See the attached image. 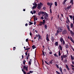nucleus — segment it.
<instances>
[{"label": "nucleus", "instance_id": "f257e3e1", "mask_svg": "<svg viewBox=\"0 0 74 74\" xmlns=\"http://www.w3.org/2000/svg\"><path fill=\"white\" fill-rule=\"evenodd\" d=\"M41 14H42V15L44 14L45 15V16L44 17V18L45 20H48V18H47L48 17V14H47L46 12H42Z\"/></svg>", "mask_w": 74, "mask_h": 74}, {"label": "nucleus", "instance_id": "f03ea898", "mask_svg": "<svg viewBox=\"0 0 74 74\" xmlns=\"http://www.w3.org/2000/svg\"><path fill=\"white\" fill-rule=\"evenodd\" d=\"M63 31V28H62V27H58V30H57V32H58L59 33L60 32H62Z\"/></svg>", "mask_w": 74, "mask_h": 74}, {"label": "nucleus", "instance_id": "7ed1b4c3", "mask_svg": "<svg viewBox=\"0 0 74 74\" xmlns=\"http://www.w3.org/2000/svg\"><path fill=\"white\" fill-rule=\"evenodd\" d=\"M68 39H70V40H71V41L73 42V44H74V41L73 40V38H72L71 37L70 38L69 36H68Z\"/></svg>", "mask_w": 74, "mask_h": 74}, {"label": "nucleus", "instance_id": "20e7f679", "mask_svg": "<svg viewBox=\"0 0 74 74\" xmlns=\"http://www.w3.org/2000/svg\"><path fill=\"white\" fill-rule=\"evenodd\" d=\"M48 34H47L46 36V40L48 41H49V38H48Z\"/></svg>", "mask_w": 74, "mask_h": 74}, {"label": "nucleus", "instance_id": "39448f33", "mask_svg": "<svg viewBox=\"0 0 74 74\" xmlns=\"http://www.w3.org/2000/svg\"><path fill=\"white\" fill-rule=\"evenodd\" d=\"M70 32L71 33V35L72 36H74V32H73L71 30H70Z\"/></svg>", "mask_w": 74, "mask_h": 74}, {"label": "nucleus", "instance_id": "423d86ee", "mask_svg": "<svg viewBox=\"0 0 74 74\" xmlns=\"http://www.w3.org/2000/svg\"><path fill=\"white\" fill-rule=\"evenodd\" d=\"M67 33V31L66 30H64L62 32V34H66Z\"/></svg>", "mask_w": 74, "mask_h": 74}, {"label": "nucleus", "instance_id": "0eeeda50", "mask_svg": "<svg viewBox=\"0 0 74 74\" xmlns=\"http://www.w3.org/2000/svg\"><path fill=\"white\" fill-rule=\"evenodd\" d=\"M23 69H25L26 71H27L28 70L27 69L28 67H27L26 66H23Z\"/></svg>", "mask_w": 74, "mask_h": 74}, {"label": "nucleus", "instance_id": "6e6552de", "mask_svg": "<svg viewBox=\"0 0 74 74\" xmlns=\"http://www.w3.org/2000/svg\"><path fill=\"white\" fill-rule=\"evenodd\" d=\"M38 6L37 7V8H38L39 10H40L41 9V6L40 5L39 3H38Z\"/></svg>", "mask_w": 74, "mask_h": 74}, {"label": "nucleus", "instance_id": "1a4fd4ad", "mask_svg": "<svg viewBox=\"0 0 74 74\" xmlns=\"http://www.w3.org/2000/svg\"><path fill=\"white\" fill-rule=\"evenodd\" d=\"M34 25H35L36 24V16H34Z\"/></svg>", "mask_w": 74, "mask_h": 74}, {"label": "nucleus", "instance_id": "9d476101", "mask_svg": "<svg viewBox=\"0 0 74 74\" xmlns=\"http://www.w3.org/2000/svg\"><path fill=\"white\" fill-rule=\"evenodd\" d=\"M51 40L52 41V42H53V41H54V37H53V36H51Z\"/></svg>", "mask_w": 74, "mask_h": 74}, {"label": "nucleus", "instance_id": "9b49d317", "mask_svg": "<svg viewBox=\"0 0 74 74\" xmlns=\"http://www.w3.org/2000/svg\"><path fill=\"white\" fill-rule=\"evenodd\" d=\"M40 23H42V24H43V25H44V23H45V20H43V22H41Z\"/></svg>", "mask_w": 74, "mask_h": 74}, {"label": "nucleus", "instance_id": "f8f14e48", "mask_svg": "<svg viewBox=\"0 0 74 74\" xmlns=\"http://www.w3.org/2000/svg\"><path fill=\"white\" fill-rule=\"evenodd\" d=\"M38 40H39L40 39H41V40H42V38H41V36H40V35L39 34H38Z\"/></svg>", "mask_w": 74, "mask_h": 74}, {"label": "nucleus", "instance_id": "ddd939ff", "mask_svg": "<svg viewBox=\"0 0 74 74\" xmlns=\"http://www.w3.org/2000/svg\"><path fill=\"white\" fill-rule=\"evenodd\" d=\"M53 59H52L50 61H49V63L50 64H52L53 63Z\"/></svg>", "mask_w": 74, "mask_h": 74}, {"label": "nucleus", "instance_id": "4468645a", "mask_svg": "<svg viewBox=\"0 0 74 74\" xmlns=\"http://www.w3.org/2000/svg\"><path fill=\"white\" fill-rule=\"evenodd\" d=\"M66 27L68 29V31H70V27H69V25H67V26H66Z\"/></svg>", "mask_w": 74, "mask_h": 74}, {"label": "nucleus", "instance_id": "2eb2a0df", "mask_svg": "<svg viewBox=\"0 0 74 74\" xmlns=\"http://www.w3.org/2000/svg\"><path fill=\"white\" fill-rule=\"evenodd\" d=\"M59 69L61 73H63V72H62V67H60Z\"/></svg>", "mask_w": 74, "mask_h": 74}, {"label": "nucleus", "instance_id": "dca6fc26", "mask_svg": "<svg viewBox=\"0 0 74 74\" xmlns=\"http://www.w3.org/2000/svg\"><path fill=\"white\" fill-rule=\"evenodd\" d=\"M60 40L61 42H62V41H63V40H63V38H61Z\"/></svg>", "mask_w": 74, "mask_h": 74}, {"label": "nucleus", "instance_id": "f3484780", "mask_svg": "<svg viewBox=\"0 0 74 74\" xmlns=\"http://www.w3.org/2000/svg\"><path fill=\"white\" fill-rule=\"evenodd\" d=\"M62 56L63 58H67V56H66V55H64L62 56Z\"/></svg>", "mask_w": 74, "mask_h": 74}, {"label": "nucleus", "instance_id": "a211bd4d", "mask_svg": "<svg viewBox=\"0 0 74 74\" xmlns=\"http://www.w3.org/2000/svg\"><path fill=\"white\" fill-rule=\"evenodd\" d=\"M59 47L60 48V50L62 51V46L60 45L59 46Z\"/></svg>", "mask_w": 74, "mask_h": 74}, {"label": "nucleus", "instance_id": "6ab92c4d", "mask_svg": "<svg viewBox=\"0 0 74 74\" xmlns=\"http://www.w3.org/2000/svg\"><path fill=\"white\" fill-rule=\"evenodd\" d=\"M71 7V5H70L67 7V9L69 10V9Z\"/></svg>", "mask_w": 74, "mask_h": 74}, {"label": "nucleus", "instance_id": "aec40b11", "mask_svg": "<svg viewBox=\"0 0 74 74\" xmlns=\"http://www.w3.org/2000/svg\"><path fill=\"white\" fill-rule=\"evenodd\" d=\"M55 45H56V46H58V42H56L55 44Z\"/></svg>", "mask_w": 74, "mask_h": 74}, {"label": "nucleus", "instance_id": "412c9836", "mask_svg": "<svg viewBox=\"0 0 74 74\" xmlns=\"http://www.w3.org/2000/svg\"><path fill=\"white\" fill-rule=\"evenodd\" d=\"M22 70L24 74H26V72L24 71L23 70V69H22Z\"/></svg>", "mask_w": 74, "mask_h": 74}, {"label": "nucleus", "instance_id": "4be33fe9", "mask_svg": "<svg viewBox=\"0 0 74 74\" xmlns=\"http://www.w3.org/2000/svg\"><path fill=\"white\" fill-rule=\"evenodd\" d=\"M44 27L45 29H47V25H45L44 26Z\"/></svg>", "mask_w": 74, "mask_h": 74}, {"label": "nucleus", "instance_id": "5701e85b", "mask_svg": "<svg viewBox=\"0 0 74 74\" xmlns=\"http://www.w3.org/2000/svg\"><path fill=\"white\" fill-rule=\"evenodd\" d=\"M23 64L25 65L26 64V60H24L23 62Z\"/></svg>", "mask_w": 74, "mask_h": 74}, {"label": "nucleus", "instance_id": "b1692460", "mask_svg": "<svg viewBox=\"0 0 74 74\" xmlns=\"http://www.w3.org/2000/svg\"><path fill=\"white\" fill-rule=\"evenodd\" d=\"M59 32L58 31H57V33H56V34H55V36H57V35H58V34H59Z\"/></svg>", "mask_w": 74, "mask_h": 74}, {"label": "nucleus", "instance_id": "393cba45", "mask_svg": "<svg viewBox=\"0 0 74 74\" xmlns=\"http://www.w3.org/2000/svg\"><path fill=\"white\" fill-rule=\"evenodd\" d=\"M71 60H74V58H73V56L71 55Z\"/></svg>", "mask_w": 74, "mask_h": 74}, {"label": "nucleus", "instance_id": "a878e982", "mask_svg": "<svg viewBox=\"0 0 74 74\" xmlns=\"http://www.w3.org/2000/svg\"><path fill=\"white\" fill-rule=\"evenodd\" d=\"M42 55L43 56H45V53H44V51L43 50L42 51Z\"/></svg>", "mask_w": 74, "mask_h": 74}, {"label": "nucleus", "instance_id": "bb28decb", "mask_svg": "<svg viewBox=\"0 0 74 74\" xmlns=\"http://www.w3.org/2000/svg\"><path fill=\"white\" fill-rule=\"evenodd\" d=\"M70 26H71V28H73V24L71 23V24Z\"/></svg>", "mask_w": 74, "mask_h": 74}, {"label": "nucleus", "instance_id": "cd10ccee", "mask_svg": "<svg viewBox=\"0 0 74 74\" xmlns=\"http://www.w3.org/2000/svg\"><path fill=\"white\" fill-rule=\"evenodd\" d=\"M29 23H30V24H29V26H30V25H33V22H29Z\"/></svg>", "mask_w": 74, "mask_h": 74}, {"label": "nucleus", "instance_id": "c85d7f7f", "mask_svg": "<svg viewBox=\"0 0 74 74\" xmlns=\"http://www.w3.org/2000/svg\"><path fill=\"white\" fill-rule=\"evenodd\" d=\"M37 7V6H36V5H35V6H34L33 7V9H34V8H36V7Z\"/></svg>", "mask_w": 74, "mask_h": 74}, {"label": "nucleus", "instance_id": "c756f323", "mask_svg": "<svg viewBox=\"0 0 74 74\" xmlns=\"http://www.w3.org/2000/svg\"><path fill=\"white\" fill-rule=\"evenodd\" d=\"M39 4L40 5V6L41 7H42V5H43V4H42V3H41V2H40L39 3Z\"/></svg>", "mask_w": 74, "mask_h": 74}, {"label": "nucleus", "instance_id": "7c9ffc66", "mask_svg": "<svg viewBox=\"0 0 74 74\" xmlns=\"http://www.w3.org/2000/svg\"><path fill=\"white\" fill-rule=\"evenodd\" d=\"M56 67H57V69H59V66H58V64H56Z\"/></svg>", "mask_w": 74, "mask_h": 74}, {"label": "nucleus", "instance_id": "2f4dec72", "mask_svg": "<svg viewBox=\"0 0 74 74\" xmlns=\"http://www.w3.org/2000/svg\"><path fill=\"white\" fill-rule=\"evenodd\" d=\"M32 48H33V49H34V48H36V47H35L34 45H33L32 46Z\"/></svg>", "mask_w": 74, "mask_h": 74}, {"label": "nucleus", "instance_id": "473e14b6", "mask_svg": "<svg viewBox=\"0 0 74 74\" xmlns=\"http://www.w3.org/2000/svg\"><path fill=\"white\" fill-rule=\"evenodd\" d=\"M66 48H69V46L67 44V45H66Z\"/></svg>", "mask_w": 74, "mask_h": 74}, {"label": "nucleus", "instance_id": "72a5a7b5", "mask_svg": "<svg viewBox=\"0 0 74 74\" xmlns=\"http://www.w3.org/2000/svg\"><path fill=\"white\" fill-rule=\"evenodd\" d=\"M55 5L56 6H57V5H58V3L56 2H55Z\"/></svg>", "mask_w": 74, "mask_h": 74}, {"label": "nucleus", "instance_id": "f704fd0d", "mask_svg": "<svg viewBox=\"0 0 74 74\" xmlns=\"http://www.w3.org/2000/svg\"><path fill=\"white\" fill-rule=\"evenodd\" d=\"M64 62L65 63H66L67 62V58H66L65 60H64Z\"/></svg>", "mask_w": 74, "mask_h": 74}, {"label": "nucleus", "instance_id": "c9c22d12", "mask_svg": "<svg viewBox=\"0 0 74 74\" xmlns=\"http://www.w3.org/2000/svg\"><path fill=\"white\" fill-rule=\"evenodd\" d=\"M67 21H68V22H70V20H69V18H68V17H67Z\"/></svg>", "mask_w": 74, "mask_h": 74}, {"label": "nucleus", "instance_id": "e433bc0d", "mask_svg": "<svg viewBox=\"0 0 74 74\" xmlns=\"http://www.w3.org/2000/svg\"><path fill=\"white\" fill-rule=\"evenodd\" d=\"M54 55L55 56H56V57H58V56L56 53H55Z\"/></svg>", "mask_w": 74, "mask_h": 74}, {"label": "nucleus", "instance_id": "4c0bfd02", "mask_svg": "<svg viewBox=\"0 0 74 74\" xmlns=\"http://www.w3.org/2000/svg\"><path fill=\"white\" fill-rule=\"evenodd\" d=\"M33 5H35V6H36V5L37 6V3H33Z\"/></svg>", "mask_w": 74, "mask_h": 74}, {"label": "nucleus", "instance_id": "58836bf2", "mask_svg": "<svg viewBox=\"0 0 74 74\" xmlns=\"http://www.w3.org/2000/svg\"><path fill=\"white\" fill-rule=\"evenodd\" d=\"M62 43L63 45H64V44H65V42L64 41V40H63V41H62Z\"/></svg>", "mask_w": 74, "mask_h": 74}, {"label": "nucleus", "instance_id": "ea45409f", "mask_svg": "<svg viewBox=\"0 0 74 74\" xmlns=\"http://www.w3.org/2000/svg\"><path fill=\"white\" fill-rule=\"evenodd\" d=\"M30 49V48H28L25 49V51H27V50H29V49Z\"/></svg>", "mask_w": 74, "mask_h": 74}, {"label": "nucleus", "instance_id": "a19ab883", "mask_svg": "<svg viewBox=\"0 0 74 74\" xmlns=\"http://www.w3.org/2000/svg\"><path fill=\"white\" fill-rule=\"evenodd\" d=\"M61 59L62 62H63V57H62V56H61Z\"/></svg>", "mask_w": 74, "mask_h": 74}, {"label": "nucleus", "instance_id": "79ce46f5", "mask_svg": "<svg viewBox=\"0 0 74 74\" xmlns=\"http://www.w3.org/2000/svg\"><path fill=\"white\" fill-rule=\"evenodd\" d=\"M29 65H31V64H32V62L31 61H29L28 63Z\"/></svg>", "mask_w": 74, "mask_h": 74}, {"label": "nucleus", "instance_id": "37998d69", "mask_svg": "<svg viewBox=\"0 0 74 74\" xmlns=\"http://www.w3.org/2000/svg\"><path fill=\"white\" fill-rule=\"evenodd\" d=\"M45 63H46V64H47L48 65H49V64H48V63H47V62L46 61H45Z\"/></svg>", "mask_w": 74, "mask_h": 74}, {"label": "nucleus", "instance_id": "c03bdc74", "mask_svg": "<svg viewBox=\"0 0 74 74\" xmlns=\"http://www.w3.org/2000/svg\"><path fill=\"white\" fill-rule=\"evenodd\" d=\"M56 73H57L58 74H60V73L58 71H56Z\"/></svg>", "mask_w": 74, "mask_h": 74}, {"label": "nucleus", "instance_id": "a18cd8bd", "mask_svg": "<svg viewBox=\"0 0 74 74\" xmlns=\"http://www.w3.org/2000/svg\"><path fill=\"white\" fill-rule=\"evenodd\" d=\"M69 17H70L71 19H72V18H73V16L71 15L69 16Z\"/></svg>", "mask_w": 74, "mask_h": 74}, {"label": "nucleus", "instance_id": "49530a36", "mask_svg": "<svg viewBox=\"0 0 74 74\" xmlns=\"http://www.w3.org/2000/svg\"><path fill=\"white\" fill-rule=\"evenodd\" d=\"M38 15H40L41 14V13L39 12L38 13Z\"/></svg>", "mask_w": 74, "mask_h": 74}, {"label": "nucleus", "instance_id": "de8ad7c7", "mask_svg": "<svg viewBox=\"0 0 74 74\" xmlns=\"http://www.w3.org/2000/svg\"><path fill=\"white\" fill-rule=\"evenodd\" d=\"M43 9L44 10H45V9H46V7H43Z\"/></svg>", "mask_w": 74, "mask_h": 74}, {"label": "nucleus", "instance_id": "09e8293b", "mask_svg": "<svg viewBox=\"0 0 74 74\" xmlns=\"http://www.w3.org/2000/svg\"><path fill=\"white\" fill-rule=\"evenodd\" d=\"M16 49V47H13V50L14 51H15V49Z\"/></svg>", "mask_w": 74, "mask_h": 74}, {"label": "nucleus", "instance_id": "8fccbe9b", "mask_svg": "<svg viewBox=\"0 0 74 74\" xmlns=\"http://www.w3.org/2000/svg\"><path fill=\"white\" fill-rule=\"evenodd\" d=\"M60 51L59 52V53H58V55L59 56H60Z\"/></svg>", "mask_w": 74, "mask_h": 74}, {"label": "nucleus", "instance_id": "3c124183", "mask_svg": "<svg viewBox=\"0 0 74 74\" xmlns=\"http://www.w3.org/2000/svg\"><path fill=\"white\" fill-rule=\"evenodd\" d=\"M29 34L31 36H32V33H31V32H30Z\"/></svg>", "mask_w": 74, "mask_h": 74}, {"label": "nucleus", "instance_id": "603ef678", "mask_svg": "<svg viewBox=\"0 0 74 74\" xmlns=\"http://www.w3.org/2000/svg\"><path fill=\"white\" fill-rule=\"evenodd\" d=\"M73 0H71L70 3H73Z\"/></svg>", "mask_w": 74, "mask_h": 74}, {"label": "nucleus", "instance_id": "864d4df0", "mask_svg": "<svg viewBox=\"0 0 74 74\" xmlns=\"http://www.w3.org/2000/svg\"><path fill=\"white\" fill-rule=\"evenodd\" d=\"M41 19H42V20L44 19V17H43V16L41 17Z\"/></svg>", "mask_w": 74, "mask_h": 74}, {"label": "nucleus", "instance_id": "5fc2aeb1", "mask_svg": "<svg viewBox=\"0 0 74 74\" xmlns=\"http://www.w3.org/2000/svg\"><path fill=\"white\" fill-rule=\"evenodd\" d=\"M33 73V71H29V73Z\"/></svg>", "mask_w": 74, "mask_h": 74}, {"label": "nucleus", "instance_id": "6e6d98bb", "mask_svg": "<svg viewBox=\"0 0 74 74\" xmlns=\"http://www.w3.org/2000/svg\"><path fill=\"white\" fill-rule=\"evenodd\" d=\"M25 53L26 56H27V52Z\"/></svg>", "mask_w": 74, "mask_h": 74}, {"label": "nucleus", "instance_id": "4d7b16f0", "mask_svg": "<svg viewBox=\"0 0 74 74\" xmlns=\"http://www.w3.org/2000/svg\"><path fill=\"white\" fill-rule=\"evenodd\" d=\"M47 4L48 5H50V3L49 2L47 3Z\"/></svg>", "mask_w": 74, "mask_h": 74}, {"label": "nucleus", "instance_id": "13d9d810", "mask_svg": "<svg viewBox=\"0 0 74 74\" xmlns=\"http://www.w3.org/2000/svg\"><path fill=\"white\" fill-rule=\"evenodd\" d=\"M33 12H34V14H36V11L35 10L33 11Z\"/></svg>", "mask_w": 74, "mask_h": 74}, {"label": "nucleus", "instance_id": "bf43d9fd", "mask_svg": "<svg viewBox=\"0 0 74 74\" xmlns=\"http://www.w3.org/2000/svg\"><path fill=\"white\" fill-rule=\"evenodd\" d=\"M28 40H29V39H26V42H27V41H28Z\"/></svg>", "mask_w": 74, "mask_h": 74}, {"label": "nucleus", "instance_id": "052dcab7", "mask_svg": "<svg viewBox=\"0 0 74 74\" xmlns=\"http://www.w3.org/2000/svg\"><path fill=\"white\" fill-rule=\"evenodd\" d=\"M73 21H74V15L73 16Z\"/></svg>", "mask_w": 74, "mask_h": 74}, {"label": "nucleus", "instance_id": "680f3d73", "mask_svg": "<svg viewBox=\"0 0 74 74\" xmlns=\"http://www.w3.org/2000/svg\"><path fill=\"white\" fill-rule=\"evenodd\" d=\"M50 13H51H51H52V10H51V9H50Z\"/></svg>", "mask_w": 74, "mask_h": 74}, {"label": "nucleus", "instance_id": "e2e57ef3", "mask_svg": "<svg viewBox=\"0 0 74 74\" xmlns=\"http://www.w3.org/2000/svg\"><path fill=\"white\" fill-rule=\"evenodd\" d=\"M64 72H66V69H64Z\"/></svg>", "mask_w": 74, "mask_h": 74}, {"label": "nucleus", "instance_id": "0e129e2a", "mask_svg": "<svg viewBox=\"0 0 74 74\" xmlns=\"http://www.w3.org/2000/svg\"><path fill=\"white\" fill-rule=\"evenodd\" d=\"M28 25V24H27V23H26L25 24V26H27Z\"/></svg>", "mask_w": 74, "mask_h": 74}, {"label": "nucleus", "instance_id": "69168bd1", "mask_svg": "<svg viewBox=\"0 0 74 74\" xmlns=\"http://www.w3.org/2000/svg\"><path fill=\"white\" fill-rule=\"evenodd\" d=\"M65 4V2H64V1L62 2V4L64 5Z\"/></svg>", "mask_w": 74, "mask_h": 74}, {"label": "nucleus", "instance_id": "338daca9", "mask_svg": "<svg viewBox=\"0 0 74 74\" xmlns=\"http://www.w3.org/2000/svg\"><path fill=\"white\" fill-rule=\"evenodd\" d=\"M66 68H67L69 67V66H68L67 65H66Z\"/></svg>", "mask_w": 74, "mask_h": 74}, {"label": "nucleus", "instance_id": "774afa93", "mask_svg": "<svg viewBox=\"0 0 74 74\" xmlns=\"http://www.w3.org/2000/svg\"><path fill=\"white\" fill-rule=\"evenodd\" d=\"M31 14H32V15H33L34 13L33 12H32V11H31Z\"/></svg>", "mask_w": 74, "mask_h": 74}]
</instances>
